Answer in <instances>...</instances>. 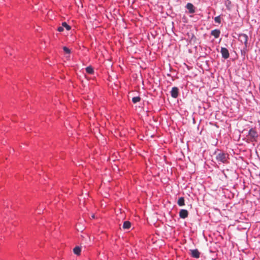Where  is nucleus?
<instances>
[{
	"mask_svg": "<svg viewBox=\"0 0 260 260\" xmlns=\"http://www.w3.org/2000/svg\"><path fill=\"white\" fill-rule=\"evenodd\" d=\"M229 155L220 152L216 155V160L217 162L226 164L228 162Z\"/></svg>",
	"mask_w": 260,
	"mask_h": 260,
	"instance_id": "1",
	"label": "nucleus"
},
{
	"mask_svg": "<svg viewBox=\"0 0 260 260\" xmlns=\"http://www.w3.org/2000/svg\"><path fill=\"white\" fill-rule=\"evenodd\" d=\"M248 137L251 142L256 141L258 137L257 132L253 128H251L249 131Z\"/></svg>",
	"mask_w": 260,
	"mask_h": 260,
	"instance_id": "2",
	"label": "nucleus"
},
{
	"mask_svg": "<svg viewBox=\"0 0 260 260\" xmlns=\"http://www.w3.org/2000/svg\"><path fill=\"white\" fill-rule=\"evenodd\" d=\"M238 40L245 45V48L247 47L248 36L244 34H241L239 35Z\"/></svg>",
	"mask_w": 260,
	"mask_h": 260,
	"instance_id": "3",
	"label": "nucleus"
},
{
	"mask_svg": "<svg viewBox=\"0 0 260 260\" xmlns=\"http://www.w3.org/2000/svg\"><path fill=\"white\" fill-rule=\"evenodd\" d=\"M221 53L222 57L224 59H227L229 57V52L226 48L222 47L221 48Z\"/></svg>",
	"mask_w": 260,
	"mask_h": 260,
	"instance_id": "4",
	"label": "nucleus"
},
{
	"mask_svg": "<svg viewBox=\"0 0 260 260\" xmlns=\"http://www.w3.org/2000/svg\"><path fill=\"white\" fill-rule=\"evenodd\" d=\"M190 254L192 257L198 258L200 257V252L197 249L190 250Z\"/></svg>",
	"mask_w": 260,
	"mask_h": 260,
	"instance_id": "5",
	"label": "nucleus"
},
{
	"mask_svg": "<svg viewBox=\"0 0 260 260\" xmlns=\"http://www.w3.org/2000/svg\"><path fill=\"white\" fill-rule=\"evenodd\" d=\"M179 89L177 87H174L171 91V95L173 98H177L178 96Z\"/></svg>",
	"mask_w": 260,
	"mask_h": 260,
	"instance_id": "6",
	"label": "nucleus"
},
{
	"mask_svg": "<svg viewBox=\"0 0 260 260\" xmlns=\"http://www.w3.org/2000/svg\"><path fill=\"white\" fill-rule=\"evenodd\" d=\"M188 212L185 209H181L179 212V216L180 218L184 219L188 216Z\"/></svg>",
	"mask_w": 260,
	"mask_h": 260,
	"instance_id": "7",
	"label": "nucleus"
},
{
	"mask_svg": "<svg viewBox=\"0 0 260 260\" xmlns=\"http://www.w3.org/2000/svg\"><path fill=\"white\" fill-rule=\"evenodd\" d=\"M190 13H193L195 12L194 6L191 3H187L186 6Z\"/></svg>",
	"mask_w": 260,
	"mask_h": 260,
	"instance_id": "8",
	"label": "nucleus"
},
{
	"mask_svg": "<svg viewBox=\"0 0 260 260\" xmlns=\"http://www.w3.org/2000/svg\"><path fill=\"white\" fill-rule=\"evenodd\" d=\"M131 227V223L128 221H125L123 222L122 228L123 230H128Z\"/></svg>",
	"mask_w": 260,
	"mask_h": 260,
	"instance_id": "9",
	"label": "nucleus"
},
{
	"mask_svg": "<svg viewBox=\"0 0 260 260\" xmlns=\"http://www.w3.org/2000/svg\"><path fill=\"white\" fill-rule=\"evenodd\" d=\"M220 31L218 29H215L212 31L211 35L213 36L215 38H218L220 35Z\"/></svg>",
	"mask_w": 260,
	"mask_h": 260,
	"instance_id": "10",
	"label": "nucleus"
},
{
	"mask_svg": "<svg viewBox=\"0 0 260 260\" xmlns=\"http://www.w3.org/2000/svg\"><path fill=\"white\" fill-rule=\"evenodd\" d=\"M81 251V249L79 246H76L73 249L74 253L77 255H79L80 254Z\"/></svg>",
	"mask_w": 260,
	"mask_h": 260,
	"instance_id": "11",
	"label": "nucleus"
},
{
	"mask_svg": "<svg viewBox=\"0 0 260 260\" xmlns=\"http://www.w3.org/2000/svg\"><path fill=\"white\" fill-rule=\"evenodd\" d=\"M177 204L179 206H184L185 205L184 198L183 197L179 198L178 200Z\"/></svg>",
	"mask_w": 260,
	"mask_h": 260,
	"instance_id": "12",
	"label": "nucleus"
},
{
	"mask_svg": "<svg viewBox=\"0 0 260 260\" xmlns=\"http://www.w3.org/2000/svg\"><path fill=\"white\" fill-rule=\"evenodd\" d=\"M86 71L89 74H92L94 73L93 69L92 67L89 66L86 68Z\"/></svg>",
	"mask_w": 260,
	"mask_h": 260,
	"instance_id": "13",
	"label": "nucleus"
},
{
	"mask_svg": "<svg viewBox=\"0 0 260 260\" xmlns=\"http://www.w3.org/2000/svg\"><path fill=\"white\" fill-rule=\"evenodd\" d=\"M141 100V98L140 96H135L132 98V102L133 103L136 104Z\"/></svg>",
	"mask_w": 260,
	"mask_h": 260,
	"instance_id": "14",
	"label": "nucleus"
},
{
	"mask_svg": "<svg viewBox=\"0 0 260 260\" xmlns=\"http://www.w3.org/2000/svg\"><path fill=\"white\" fill-rule=\"evenodd\" d=\"M62 26L63 27H65L67 30H69L71 29V26L69 25L66 22H63L62 23Z\"/></svg>",
	"mask_w": 260,
	"mask_h": 260,
	"instance_id": "15",
	"label": "nucleus"
},
{
	"mask_svg": "<svg viewBox=\"0 0 260 260\" xmlns=\"http://www.w3.org/2000/svg\"><path fill=\"white\" fill-rule=\"evenodd\" d=\"M214 21L216 23H220L221 22L220 17L219 16L215 17L214 18Z\"/></svg>",
	"mask_w": 260,
	"mask_h": 260,
	"instance_id": "16",
	"label": "nucleus"
},
{
	"mask_svg": "<svg viewBox=\"0 0 260 260\" xmlns=\"http://www.w3.org/2000/svg\"><path fill=\"white\" fill-rule=\"evenodd\" d=\"M63 51L67 54H70L71 53V50L70 49H69L68 47H63Z\"/></svg>",
	"mask_w": 260,
	"mask_h": 260,
	"instance_id": "17",
	"label": "nucleus"
},
{
	"mask_svg": "<svg viewBox=\"0 0 260 260\" xmlns=\"http://www.w3.org/2000/svg\"><path fill=\"white\" fill-rule=\"evenodd\" d=\"M57 30L59 32L62 31L63 30V28L62 26L58 27L57 28Z\"/></svg>",
	"mask_w": 260,
	"mask_h": 260,
	"instance_id": "18",
	"label": "nucleus"
},
{
	"mask_svg": "<svg viewBox=\"0 0 260 260\" xmlns=\"http://www.w3.org/2000/svg\"><path fill=\"white\" fill-rule=\"evenodd\" d=\"M91 217L92 218H94V215H92Z\"/></svg>",
	"mask_w": 260,
	"mask_h": 260,
	"instance_id": "19",
	"label": "nucleus"
}]
</instances>
